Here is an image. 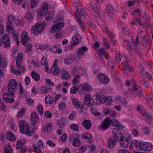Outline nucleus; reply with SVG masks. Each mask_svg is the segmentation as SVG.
I'll use <instances>...</instances> for the list:
<instances>
[{"label": "nucleus", "instance_id": "obj_4", "mask_svg": "<svg viewBox=\"0 0 153 153\" xmlns=\"http://www.w3.org/2000/svg\"><path fill=\"white\" fill-rule=\"evenodd\" d=\"M18 85L17 82L14 79H13L10 80L7 86L8 92L12 93V94L13 96L15 95L17 90Z\"/></svg>", "mask_w": 153, "mask_h": 153}, {"label": "nucleus", "instance_id": "obj_48", "mask_svg": "<svg viewBox=\"0 0 153 153\" xmlns=\"http://www.w3.org/2000/svg\"><path fill=\"white\" fill-rule=\"evenodd\" d=\"M137 109L138 112L142 115L144 116L146 114V111L142 108L141 107L138 106Z\"/></svg>", "mask_w": 153, "mask_h": 153}, {"label": "nucleus", "instance_id": "obj_56", "mask_svg": "<svg viewBox=\"0 0 153 153\" xmlns=\"http://www.w3.org/2000/svg\"><path fill=\"white\" fill-rule=\"evenodd\" d=\"M122 56H120L119 53H116V59L117 62H120L122 59Z\"/></svg>", "mask_w": 153, "mask_h": 153}, {"label": "nucleus", "instance_id": "obj_51", "mask_svg": "<svg viewBox=\"0 0 153 153\" xmlns=\"http://www.w3.org/2000/svg\"><path fill=\"white\" fill-rule=\"evenodd\" d=\"M91 113L96 116H98L101 114L100 112H98L94 108H91Z\"/></svg>", "mask_w": 153, "mask_h": 153}, {"label": "nucleus", "instance_id": "obj_11", "mask_svg": "<svg viewBox=\"0 0 153 153\" xmlns=\"http://www.w3.org/2000/svg\"><path fill=\"white\" fill-rule=\"evenodd\" d=\"M64 23L62 22H60L54 26H53L51 28L49 32L50 33H53L56 31H58L60 30L64 26Z\"/></svg>", "mask_w": 153, "mask_h": 153}, {"label": "nucleus", "instance_id": "obj_23", "mask_svg": "<svg viewBox=\"0 0 153 153\" xmlns=\"http://www.w3.org/2000/svg\"><path fill=\"white\" fill-rule=\"evenodd\" d=\"M76 58L74 56H71L70 57L64 59V63L67 65H69L75 61Z\"/></svg>", "mask_w": 153, "mask_h": 153}, {"label": "nucleus", "instance_id": "obj_13", "mask_svg": "<svg viewBox=\"0 0 153 153\" xmlns=\"http://www.w3.org/2000/svg\"><path fill=\"white\" fill-rule=\"evenodd\" d=\"M21 38L22 43L24 45H26L29 39L28 33L25 31H23L21 36Z\"/></svg>", "mask_w": 153, "mask_h": 153}, {"label": "nucleus", "instance_id": "obj_49", "mask_svg": "<svg viewBox=\"0 0 153 153\" xmlns=\"http://www.w3.org/2000/svg\"><path fill=\"white\" fill-rule=\"evenodd\" d=\"M85 139H91L92 138V136L91 133H87L83 135Z\"/></svg>", "mask_w": 153, "mask_h": 153}, {"label": "nucleus", "instance_id": "obj_59", "mask_svg": "<svg viewBox=\"0 0 153 153\" xmlns=\"http://www.w3.org/2000/svg\"><path fill=\"white\" fill-rule=\"evenodd\" d=\"M8 20L7 22H13L15 20L14 17L12 15H10L9 16H8Z\"/></svg>", "mask_w": 153, "mask_h": 153}, {"label": "nucleus", "instance_id": "obj_58", "mask_svg": "<svg viewBox=\"0 0 153 153\" xmlns=\"http://www.w3.org/2000/svg\"><path fill=\"white\" fill-rule=\"evenodd\" d=\"M44 115L46 118H51L52 116V114L49 111H47L45 112Z\"/></svg>", "mask_w": 153, "mask_h": 153}, {"label": "nucleus", "instance_id": "obj_64", "mask_svg": "<svg viewBox=\"0 0 153 153\" xmlns=\"http://www.w3.org/2000/svg\"><path fill=\"white\" fill-rule=\"evenodd\" d=\"M47 143L50 146L52 147H54L55 146V144L52 141L50 140H48L47 141Z\"/></svg>", "mask_w": 153, "mask_h": 153}, {"label": "nucleus", "instance_id": "obj_9", "mask_svg": "<svg viewBox=\"0 0 153 153\" xmlns=\"http://www.w3.org/2000/svg\"><path fill=\"white\" fill-rule=\"evenodd\" d=\"M2 43L4 48H9L11 45L10 38L7 34H4L2 37Z\"/></svg>", "mask_w": 153, "mask_h": 153}, {"label": "nucleus", "instance_id": "obj_30", "mask_svg": "<svg viewBox=\"0 0 153 153\" xmlns=\"http://www.w3.org/2000/svg\"><path fill=\"white\" fill-rule=\"evenodd\" d=\"M72 40L73 41L72 44L73 45H77L78 43H80L81 41L80 39L78 38L76 34L72 38Z\"/></svg>", "mask_w": 153, "mask_h": 153}, {"label": "nucleus", "instance_id": "obj_3", "mask_svg": "<svg viewBox=\"0 0 153 153\" xmlns=\"http://www.w3.org/2000/svg\"><path fill=\"white\" fill-rule=\"evenodd\" d=\"M96 100L97 101L95 103L97 105L105 103L106 105H110L111 103L113 102L112 97H106L99 95L96 96Z\"/></svg>", "mask_w": 153, "mask_h": 153}, {"label": "nucleus", "instance_id": "obj_8", "mask_svg": "<svg viewBox=\"0 0 153 153\" xmlns=\"http://www.w3.org/2000/svg\"><path fill=\"white\" fill-rule=\"evenodd\" d=\"M98 78L99 82L102 84H107L109 83L110 80L108 77L101 73H100L98 74Z\"/></svg>", "mask_w": 153, "mask_h": 153}, {"label": "nucleus", "instance_id": "obj_22", "mask_svg": "<svg viewBox=\"0 0 153 153\" xmlns=\"http://www.w3.org/2000/svg\"><path fill=\"white\" fill-rule=\"evenodd\" d=\"M110 124L112 125L118 127L120 129H122L123 127L120 123L114 119H112L110 121Z\"/></svg>", "mask_w": 153, "mask_h": 153}, {"label": "nucleus", "instance_id": "obj_34", "mask_svg": "<svg viewBox=\"0 0 153 153\" xmlns=\"http://www.w3.org/2000/svg\"><path fill=\"white\" fill-rule=\"evenodd\" d=\"M105 50L104 48H101L97 50V55L101 59H103L102 55H105Z\"/></svg>", "mask_w": 153, "mask_h": 153}, {"label": "nucleus", "instance_id": "obj_19", "mask_svg": "<svg viewBox=\"0 0 153 153\" xmlns=\"http://www.w3.org/2000/svg\"><path fill=\"white\" fill-rule=\"evenodd\" d=\"M31 120L32 123L35 125L39 121V116L38 114L35 111L32 112L31 114Z\"/></svg>", "mask_w": 153, "mask_h": 153}, {"label": "nucleus", "instance_id": "obj_33", "mask_svg": "<svg viewBox=\"0 0 153 153\" xmlns=\"http://www.w3.org/2000/svg\"><path fill=\"white\" fill-rule=\"evenodd\" d=\"M22 58V54H18L17 57V60L16 63V65L17 67H19L21 65V62Z\"/></svg>", "mask_w": 153, "mask_h": 153}, {"label": "nucleus", "instance_id": "obj_17", "mask_svg": "<svg viewBox=\"0 0 153 153\" xmlns=\"http://www.w3.org/2000/svg\"><path fill=\"white\" fill-rule=\"evenodd\" d=\"M73 137H75V138L73 140L72 143L73 145L76 147L79 146L81 143L79 138L80 137L79 134H76V135L74 134Z\"/></svg>", "mask_w": 153, "mask_h": 153}, {"label": "nucleus", "instance_id": "obj_63", "mask_svg": "<svg viewBox=\"0 0 153 153\" xmlns=\"http://www.w3.org/2000/svg\"><path fill=\"white\" fill-rule=\"evenodd\" d=\"M76 113L75 112L73 111L70 114L69 116V118L71 120H73L74 118L75 115Z\"/></svg>", "mask_w": 153, "mask_h": 153}, {"label": "nucleus", "instance_id": "obj_60", "mask_svg": "<svg viewBox=\"0 0 153 153\" xmlns=\"http://www.w3.org/2000/svg\"><path fill=\"white\" fill-rule=\"evenodd\" d=\"M32 46L29 43L27 46L26 49V51L27 52H29L32 51Z\"/></svg>", "mask_w": 153, "mask_h": 153}, {"label": "nucleus", "instance_id": "obj_29", "mask_svg": "<svg viewBox=\"0 0 153 153\" xmlns=\"http://www.w3.org/2000/svg\"><path fill=\"white\" fill-rule=\"evenodd\" d=\"M62 72V78L65 80H68L70 77V75L69 73L65 70H63Z\"/></svg>", "mask_w": 153, "mask_h": 153}, {"label": "nucleus", "instance_id": "obj_55", "mask_svg": "<svg viewBox=\"0 0 153 153\" xmlns=\"http://www.w3.org/2000/svg\"><path fill=\"white\" fill-rule=\"evenodd\" d=\"M11 36L13 39L14 40H17L18 39V36L17 33H13L11 34Z\"/></svg>", "mask_w": 153, "mask_h": 153}, {"label": "nucleus", "instance_id": "obj_62", "mask_svg": "<svg viewBox=\"0 0 153 153\" xmlns=\"http://www.w3.org/2000/svg\"><path fill=\"white\" fill-rule=\"evenodd\" d=\"M77 11L78 12H79V13L81 15H82L83 16H85V15L86 12L83 9H80V10H79L78 9Z\"/></svg>", "mask_w": 153, "mask_h": 153}, {"label": "nucleus", "instance_id": "obj_1", "mask_svg": "<svg viewBox=\"0 0 153 153\" xmlns=\"http://www.w3.org/2000/svg\"><path fill=\"white\" fill-rule=\"evenodd\" d=\"M20 132L29 136L32 135L33 134V132L31 131H30L29 124L26 121H21L19 123Z\"/></svg>", "mask_w": 153, "mask_h": 153}, {"label": "nucleus", "instance_id": "obj_46", "mask_svg": "<svg viewBox=\"0 0 153 153\" xmlns=\"http://www.w3.org/2000/svg\"><path fill=\"white\" fill-rule=\"evenodd\" d=\"M70 128L71 129H72L76 131H78L79 129L78 126L75 124H71Z\"/></svg>", "mask_w": 153, "mask_h": 153}, {"label": "nucleus", "instance_id": "obj_41", "mask_svg": "<svg viewBox=\"0 0 153 153\" xmlns=\"http://www.w3.org/2000/svg\"><path fill=\"white\" fill-rule=\"evenodd\" d=\"M13 149L11 147L7 146L4 148V153H12Z\"/></svg>", "mask_w": 153, "mask_h": 153}, {"label": "nucleus", "instance_id": "obj_50", "mask_svg": "<svg viewBox=\"0 0 153 153\" xmlns=\"http://www.w3.org/2000/svg\"><path fill=\"white\" fill-rule=\"evenodd\" d=\"M103 41L104 42V45L107 48H110L109 43L105 38H103Z\"/></svg>", "mask_w": 153, "mask_h": 153}, {"label": "nucleus", "instance_id": "obj_54", "mask_svg": "<svg viewBox=\"0 0 153 153\" xmlns=\"http://www.w3.org/2000/svg\"><path fill=\"white\" fill-rule=\"evenodd\" d=\"M34 151L36 153H42L39 147L36 146L35 145H33Z\"/></svg>", "mask_w": 153, "mask_h": 153}, {"label": "nucleus", "instance_id": "obj_24", "mask_svg": "<svg viewBox=\"0 0 153 153\" xmlns=\"http://www.w3.org/2000/svg\"><path fill=\"white\" fill-rule=\"evenodd\" d=\"M45 15H42L41 16L42 17H45L46 20L47 21H49L51 19L53 16V13L52 11L49 12L48 13H46Z\"/></svg>", "mask_w": 153, "mask_h": 153}, {"label": "nucleus", "instance_id": "obj_43", "mask_svg": "<svg viewBox=\"0 0 153 153\" xmlns=\"http://www.w3.org/2000/svg\"><path fill=\"white\" fill-rule=\"evenodd\" d=\"M43 57H42L41 59V63L42 65H44L45 66V71L46 72L48 71V69H49V68L48 67V63L47 62H46L45 60L44 61V62H43L42 61V60H43Z\"/></svg>", "mask_w": 153, "mask_h": 153}, {"label": "nucleus", "instance_id": "obj_40", "mask_svg": "<svg viewBox=\"0 0 153 153\" xmlns=\"http://www.w3.org/2000/svg\"><path fill=\"white\" fill-rule=\"evenodd\" d=\"M133 85V91L137 92L141 91V88L139 85L135 84H134Z\"/></svg>", "mask_w": 153, "mask_h": 153}, {"label": "nucleus", "instance_id": "obj_53", "mask_svg": "<svg viewBox=\"0 0 153 153\" xmlns=\"http://www.w3.org/2000/svg\"><path fill=\"white\" fill-rule=\"evenodd\" d=\"M25 110L24 109H21L18 112L17 114V116L18 117H21L24 115L25 112Z\"/></svg>", "mask_w": 153, "mask_h": 153}, {"label": "nucleus", "instance_id": "obj_12", "mask_svg": "<svg viewBox=\"0 0 153 153\" xmlns=\"http://www.w3.org/2000/svg\"><path fill=\"white\" fill-rule=\"evenodd\" d=\"M88 50V48L84 46L80 47L76 52V56L79 59L84 55L85 53Z\"/></svg>", "mask_w": 153, "mask_h": 153}, {"label": "nucleus", "instance_id": "obj_6", "mask_svg": "<svg viewBox=\"0 0 153 153\" xmlns=\"http://www.w3.org/2000/svg\"><path fill=\"white\" fill-rule=\"evenodd\" d=\"M7 65V59L5 58H2V56L0 54V82L1 78L3 77V73L2 69Z\"/></svg>", "mask_w": 153, "mask_h": 153}, {"label": "nucleus", "instance_id": "obj_7", "mask_svg": "<svg viewBox=\"0 0 153 153\" xmlns=\"http://www.w3.org/2000/svg\"><path fill=\"white\" fill-rule=\"evenodd\" d=\"M85 98L84 103L88 106L91 107L94 104L97 105L95 103L96 102H94V101L92 100L91 94H85Z\"/></svg>", "mask_w": 153, "mask_h": 153}, {"label": "nucleus", "instance_id": "obj_21", "mask_svg": "<svg viewBox=\"0 0 153 153\" xmlns=\"http://www.w3.org/2000/svg\"><path fill=\"white\" fill-rule=\"evenodd\" d=\"M38 30L41 33L44 30L45 27V23L44 22H38L35 24Z\"/></svg>", "mask_w": 153, "mask_h": 153}, {"label": "nucleus", "instance_id": "obj_38", "mask_svg": "<svg viewBox=\"0 0 153 153\" xmlns=\"http://www.w3.org/2000/svg\"><path fill=\"white\" fill-rule=\"evenodd\" d=\"M75 77L73 79L72 82L74 83L75 85H77L80 82V76L79 75L75 76Z\"/></svg>", "mask_w": 153, "mask_h": 153}, {"label": "nucleus", "instance_id": "obj_25", "mask_svg": "<svg viewBox=\"0 0 153 153\" xmlns=\"http://www.w3.org/2000/svg\"><path fill=\"white\" fill-rule=\"evenodd\" d=\"M83 126L86 129H89L92 126L91 121L85 119L82 123Z\"/></svg>", "mask_w": 153, "mask_h": 153}, {"label": "nucleus", "instance_id": "obj_57", "mask_svg": "<svg viewBox=\"0 0 153 153\" xmlns=\"http://www.w3.org/2000/svg\"><path fill=\"white\" fill-rule=\"evenodd\" d=\"M37 145L40 148H43L44 147L43 143L41 140H39L37 142Z\"/></svg>", "mask_w": 153, "mask_h": 153}, {"label": "nucleus", "instance_id": "obj_42", "mask_svg": "<svg viewBox=\"0 0 153 153\" xmlns=\"http://www.w3.org/2000/svg\"><path fill=\"white\" fill-rule=\"evenodd\" d=\"M79 90V88L76 86L72 87L70 89V92L71 94H74Z\"/></svg>", "mask_w": 153, "mask_h": 153}, {"label": "nucleus", "instance_id": "obj_31", "mask_svg": "<svg viewBox=\"0 0 153 153\" xmlns=\"http://www.w3.org/2000/svg\"><path fill=\"white\" fill-rule=\"evenodd\" d=\"M7 138L8 140L12 142L15 140L14 135L10 131H8L7 135Z\"/></svg>", "mask_w": 153, "mask_h": 153}, {"label": "nucleus", "instance_id": "obj_47", "mask_svg": "<svg viewBox=\"0 0 153 153\" xmlns=\"http://www.w3.org/2000/svg\"><path fill=\"white\" fill-rule=\"evenodd\" d=\"M43 108L42 104L39 105L37 107L39 113L41 115H42L43 114Z\"/></svg>", "mask_w": 153, "mask_h": 153}, {"label": "nucleus", "instance_id": "obj_27", "mask_svg": "<svg viewBox=\"0 0 153 153\" xmlns=\"http://www.w3.org/2000/svg\"><path fill=\"white\" fill-rule=\"evenodd\" d=\"M82 88L84 90H86L87 91H91L92 89V87L88 83H84L83 85H80Z\"/></svg>", "mask_w": 153, "mask_h": 153}, {"label": "nucleus", "instance_id": "obj_20", "mask_svg": "<svg viewBox=\"0 0 153 153\" xmlns=\"http://www.w3.org/2000/svg\"><path fill=\"white\" fill-rule=\"evenodd\" d=\"M110 125V119L109 118H106L101 125L103 130H105L108 128Z\"/></svg>", "mask_w": 153, "mask_h": 153}, {"label": "nucleus", "instance_id": "obj_5", "mask_svg": "<svg viewBox=\"0 0 153 153\" xmlns=\"http://www.w3.org/2000/svg\"><path fill=\"white\" fill-rule=\"evenodd\" d=\"M12 93L9 92H6L3 95V100L7 103L10 104L14 102L15 100L13 97L14 95H12Z\"/></svg>", "mask_w": 153, "mask_h": 153}, {"label": "nucleus", "instance_id": "obj_2", "mask_svg": "<svg viewBox=\"0 0 153 153\" xmlns=\"http://www.w3.org/2000/svg\"><path fill=\"white\" fill-rule=\"evenodd\" d=\"M134 145L136 149L139 150L150 151L152 149V146L148 142H138L135 141Z\"/></svg>", "mask_w": 153, "mask_h": 153}, {"label": "nucleus", "instance_id": "obj_18", "mask_svg": "<svg viewBox=\"0 0 153 153\" xmlns=\"http://www.w3.org/2000/svg\"><path fill=\"white\" fill-rule=\"evenodd\" d=\"M42 130L43 132H51L52 130L51 123H46L43 126Z\"/></svg>", "mask_w": 153, "mask_h": 153}, {"label": "nucleus", "instance_id": "obj_52", "mask_svg": "<svg viewBox=\"0 0 153 153\" xmlns=\"http://www.w3.org/2000/svg\"><path fill=\"white\" fill-rule=\"evenodd\" d=\"M39 0H31V6L32 8L34 7L38 4Z\"/></svg>", "mask_w": 153, "mask_h": 153}, {"label": "nucleus", "instance_id": "obj_37", "mask_svg": "<svg viewBox=\"0 0 153 153\" xmlns=\"http://www.w3.org/2000/svg\"><path fill=\"white\" fill-rule=\"evenodd\" d=\"M66 123V120L64 118H62L58 121V125L60 128H63Z\"/></svg>", "mask_w": 153, "mask_h": 153}, {"label": "nucleus", "instance_id": "obj_10", "mask_svg": "<svg viewBox=\"0 0 153 153\" xmlns=\"http://www.w3.org/2000/svg\"><path fill=\"white\" fill-rule=\"evenodd\" d=\"M49 8V6L48 3H43L38 12L39 15L41 16L42 15H45V13L47 12Z\"/></svg>", "mask_w": 153, "mask_h": 153}, {"label": "nucleus", "instance_id": "obj_16", "mask_svg": "<svg viewBox=\"0 0 153 153\" xmlns=\"http://www.w3.org/2000/svg\"><path fill=\"white\" fill-rule=\"evenodd\" d=\"M50 70L51 72H52V74L55 76H57L59 74V71L56 64H53L50 68Z\"/></svg>", "mask_w": 153, "mask_h": 153}, {"label": "nucleus", "instance_id": "obj_32", "mask_svg": "<svg viewBox=\"0 0 153 153\" xmlns=\"http://www.w3.org/2000/svg\"><path fill=\"white\" fill-rule=\"evenodd\" d=\"M31 33L32 34L36 36L37 35L40 33H41L35 24L31 28Z\"/></svg>", "mask_w": 153, "mask_h": 153}, {"label": "nucleus", "instance_id": "obj_35", "mask_svg": "<svg viewBox=\"0 0 153 153\" xmlns=\"http://www.w3.org/2000/svg\"><path fill=\"white\" fill-rule=\"evenodd\" d=\"M112 133L113 135V137H115L117 138L118 135H121L123 136V134H121L120 130L117 128H115L113 129Z\"/></svg>", "mask_w": 153, "mask_h": 153}, {"label": "nucleus", "instance_id": "obj_44", "mask_svg": "<svg viewBox=\"0 0 153 153\" xmlns=\"http://www.w3.org/2000/svg\"><path fill=\"white\" fill-rule=\"evenodd\" d=\"M92 11L93 12L94 14L96 16V14L98 16H100L101 15L100 11L97 9H94L92 7Z\"/></svg>", "mask_w": 153, "mask_h": 153}, {"label": "nucleus", "instance_id": "obj_26", "mask_svg": "<svg viewBox=\"0 0 153 153\" xmlns=\"http://www.w3.org/2000/svg\"><path fill=\"white\" fill-rule=\"evenodd\" d=\"M106 10L107 15L110 17H112L113 15L114 10L111 6L110 4L108 5L107 7Z\"/></svg>", "mask_w": 153, "mask_h": 153}, {"label": "nucleus", "instance_id": "obj_14", "mask_svg": "<svg viewBox=\"0 0 153 153\" xmlns=\"http://www.w3.org/2000/svg\"><path fill=\"white\" fill-rule=\"evenodd\" d=\"M129 139L124 136H122L120 139V143L121 146L124 148L127 147L129 144Z\"/></svg>", "mask_w": 153, "mask_h": 153}, {"label": "nucleus", "instance_id": "obj_39", "mask_svg": "<svg viewBox=\"0 0 153 153\" xmlns=\"http://www.w3.org/2000/svg\"><path fill=\"white\" fill-rule=\"evenodd\" d=\"M25 140H23L18 141L16 144V147L17 149H20L25 144Z\"/></svg>", "mask_w": 153, "mask_h": 153}, {"label": "nucleus", "instance_id": "obj_28", "mask_svg": "<svg viewBox=\"0 0 153 153\" xmlns=\"http://www.w3.org/2000/svg\"><path fill=\"white\" fill-rule=\"evenodd\" d=\"M31 75L33 79L35 81H38L40 79V75L36 73L35 71H33L32 72Z\"/></svg>", "mask_w": 153, "mask_h": 153}, {"label": "nucleus", "instance_id": "obj_36", "mask_svg": "<svg viewBox=\"0 0 153 153\" xmlns=\"http://www.w3.org/2000/svg\"><path fill=\"white\" fill-rule=\"evenodd\" d=\"M45 103L46 104H51L53 102V98L51 96L48 95L46 96L45 98Z\"/></svg>", "mask_w": 153, "mask_h": 153}, {"label": "nucleus", "instance_id": "obj_61", "mask_svg": "<svg viewBox=\"0 0 153 153\" xmlns=\"http://www.w3.org/2000/svg\"><path fill=\"white\" fill-rule=\"evenodd\" d=\"M58 49L56 46L54 45L52 46L50 49L51 51L56 52L58 51Z\"/></svg>", "mask_w": 153, "mask_h": 153}, {"label": "nucleus", "instance_id": "obj_45", "mask_svg": "<svg viewBox=\"0 0 153 153\" xmlns=\"http://www.w3.org/2000/svg\"><path fill=\"white\" fill-rule=\"evenodd\" d=\"M7 25L6 29L8 31L10 30L11 29L13 30V25L11 22H7Z\"/></svg>", "mask_w": 153, "mask_h": 153}, {"label": "nucleus", "instance_id": "obj_15", "mask_svg": "<svg viewBox=\"0 0 153 153\" xmlns=\"http://www.w3.org/2000/svg\"><path fill=\"white\" fill-rule=\"evenodd\" d=\"M117 139L115 137H111L108 140V147L110 148H112L115 145L117 141Z\"/></svg>", "mask_w": 153, "mask_h": 153}]
</instances>
